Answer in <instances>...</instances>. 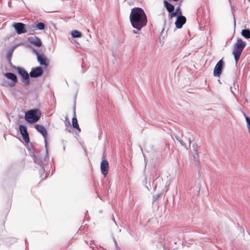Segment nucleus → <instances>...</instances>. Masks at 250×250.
<instances>
[{
    "mask_svg": "<svg viewBox=\"0 0 250 250\" xmlns=\"http://www.w3.org/2000/svg\"><path fill=\"white\" fill-rule=\"evenodd\" d=\"M15 71L20 76L22 85L25 87L28 86L31 83L29 73H28L24 67L20 66Z\"/></svg>",
    "mask_w": 250,
    "mask_h": 250,
    "instance_id": "0eeeda50",
    "label": "nucleus"
},
{
    "mask_svg": "<svg viewBox=\"0 0 250 250\" xmlns=\"http://www.w3.org/2000/svg\"><path fill=\"white\" fill-rule=\"evenodd\" d=\"M186 21V19L184 16L178 15L175 22L176 27L177 28H181Z\"/></svg>",
    "mask_w": 250,
    "mask_h": 250,
    "instance_id": "a211bd4d",
    "label": "nucleus"
},
{
    "mask_svg": "<svg viewBox=\"0 0 250 250\" xmlns=\"http://www.w3.org/2000/svg\"><path fill=\"white\" fill-rule=\"evenodd\" d=\"M164 4L165 7H166L167 10L169 13H171L174 11V6L172 4L168 2L167 0H164Z\"/></svg>",
    "mask_w": 250,
    "mask_h": 250,
    "instance_id": "b1692460",
    "label": "nucleus"
},
{
    "mask_svg": "<svg viewBox=\"0 0 250 250\" xmlns=\"http://www.w3.org/2000/svg\"><path fill=\"white\" fill-rule=\"evenodd\" d=\"M129 19L132 27L138 31L145 26L147 21L145 12L142 8L139 7L131 9Z\"/></svg>",
    "mask_w": 250,
    "mask_h": 250,
    "instance_id": "f03ea898",
    "label": "nucleus"
},
{
    "mask_svg": "<svg viewBox=\"0 0 250 250\" xmlns=\"http://www.w3.org/2000/svg\"><path fill=\"white\" fill-rule=\"evenodd\" d=\"M36 30H45L46 28L45 24L39 21H36L33 22Z\"/></svg>",
    "mask_w": 250,
    "mask_h": 250,
    "instance_id": "aec40b11",
    "label": "nucleus"
},
{
    "mask_svg": "<svg viewBox=\"0 0 250 250\" xmlns=\"http://www.w3.org/2000/svg\"><path fill=\"white\" fill-rule=\"evenodd\" d=\"M32 51L34 54H35L37 56V57H38V56L42 53H40L38 49L33 47H32Z\"/></svg>",
    "mask_w": 250,
    "mask_h": 250,
    "instance_id": "cd10ccee",
    "label": "nucleus"
},
{
    "mask_svg": "<svg viewBox=\"0 0 250 250\" xmlns=\"http://www.w3.org/2000/svg\"><path fill=\"white\" fill-rule=\"evenodd\" d=\"M193 157L194 158V160L198 159V154L196 151H195L194 153L193 154Z\"/></svg>",
    "mask_w": 250,
    "mask_h": 250,
    "instance_id": "7c9ffc66",
    "label": "nucleus"
},
{
    "mask_svg": "<svg viewBox=\"0 0 250 250\" xmlns=\"http://www.w3.org/2000/svg\"><path fill=\"white\" fill-rule=\"evenodd\" d=\"M246 46V43L241 39H237V42L234 43L232 54L234 55L236 63H237L240 56Z\"/></svg>",
    "mask_w": 250,
    "mask_h": 250,
    "instance_id": "423d86ee",
    "label": "nucleus"
},
{
    "mask_svg": "<svg viewBox=\"0 0 250 250\" xmlns=\"http://www.w3.org/2000/svg\"><path fill=\"white\" fill-rule=\"evenodd\" d=\"M27 40L31 44L35 47H40L43 45L42 40L36 36L28 37Z\"/></svg>",
    "mask_w": 250,
    "mask_h": 250,
    "instance_id": "ddd939ff",
    "label": "nucleus"
},
{
    "mask_svg": "<svg viewBox=\"0 0 250 250\" xmlns=\"http://www.w3.org/2000/svg\"><path fill=\"white\" fill-rule=\"evenodd\" d=\"M223 62L222 60H220L216 64L213 71L214 76L215 77H219L222 73L223 65Z\"/></svg>",
    "mask_w": 250,
    "mask_h": 250,
    "instance_id": "4468645a",
    "label": "nucleus"
},
{
    "mask_svg": "<svg viewBox=\"0 0 250 250\" xmlns=\"http://www.w3.org/2000/svg\"><path fill=\"white\" fill-rule=\"evenodd\" d=\"M12 27L15 29V32L18 35L27 33L26 24L21 22H14Z\"/></svg>",
    "mask_w": 250,
    "mask_h": 250,
    "instance_id": "1a4fd4ad",
    "label": "nucleus"
},
{
    "mask_svg": "<svg viewBox=\"0 0 250 250\" xmlns=\"http://www.w3.org/2000/svg\"><path fill=\"white\" fill-rule=\"evenodd\" d=\"M4 76L8 80L9 82L7 81L5 79H3L1 85L6 87H12L16 85L18 82V77L14 73L10 72H6L4 74Z\"/></svg>",
    "mask_w": 250,
    "mask_h": 250,
    "instance_id": "39448f33",
    "label": "nucleus"
},
{
    "mask_svg": "<svg viewBox=\"0 0 250 250\" xmlns=\"http://www.w3.org/2000/svg\"><path fill=\"white\" fill-rule=\"evenodd\" d=\"M79 132H80V131H81V129H80V127H79Z\"/></svg>",
    "mask_w": 250,
    "mask_h": 250,
    "instance_id": "a18cd8bd",
    "label": "nucleus"
},
{
    "mask_svg": "<svg viewBox=\"0 0 250 250\" xmlns=\"http://www.w3.org/2000/svg\"><path fill=\"white\" fill-rule=\"evenodd\" d=\"M242 35L246 39L250 38V30L249 29H243L241 32Z\"/></svg>",
    "mask_w": 250,
    "mask_h": 250,
    "instance_id": "a878e982",
    "label": "nucleus"
},
{
    "mask_svg": "<svg viewBox=\"0 0 250 250\" xmlns=\"http://www.w3.org/2000/svg\"><path fill=\"white\" fill-rule=\"evenodd\" d=\"M178 9H177L176 11H175V12L173 11V12H171V13L170 14V19L172 18L173 17H175L177 15V11H178Z\"/></svg>",
    "mask_w": 250,
    "mask_h": 250,
    "instance_id": "c756f323",
    "label": "nucleus"
},
{
    "mask_svg": "<svg viewBox=\"0 0 250 250\" xmlns=\"http://www.w3.org/2000/svg\"><path fill=\"white\" fill-rule=\"evenodd\" d=\"M78 90L76 93L74 95V105H73V117L72 119V125H71L70 121L68 118L66 116L65 117L64 124L65 126V130L70 133H74L73 136L74 138L77 139V136H78V132L75 130H78V122L77 119L76 107V101L77 96Z\"/></svg>",
    "mask_w": 250,
    "mask_h": 250,
    "instance_id": "7ed1b4c3",
    "label": "nucleus"
},
{
    "mask_svg": "<svg viewBox=\"0 0 250 250\" xmlns=\"http://www.w3.org/2000/svg\"><path fill=\"white\" fill-rule=\"evenodd\" d=\"M44 139V147L45 148V155L44 157V160L45 162H46L47 160L49 161V154H48V145L47 142V136H45L44 137H43Z\"/></svg>",
    "mask_w": 250,
    "mask_h": 250,
    "instance_id": "4be33fe9",
    "label": "nucleus"
},
{
    "mask_svg": "<svg viewBox=\"0 0 250 250\" xmlns=\"http://www.w3.org/2000/svg\"><path fill=\"white\" fill-rule=\"evenodd\" d=\"M11 59H12V58H6V60H7V62H11Z\"/></svg>",
    "mask_w": 250,
    "mask_h": 250,
    "instance_id": "72a5a7b5",
    "label": "nucleus"
},
{
    "mask_svg": "<svg viewBox=\"0 0 250 250\" xmlns=\"http://www.w3.org/2000/svg\"><path fill=\"white\" fill-rule=\"evenodd\" d=\"M1 185L4 190L11 189V192L7 196V202L11 207L13 188L16 186V178L10 169H6L2 173L1 176Z\"/></svg>",
    "mask_w": 250,
    "mask_h": 250,
    "instance_id": "f257e3e1",
    "label": "nucleus"
},
{
    "mask_svg": "<svg viewBox=\"0 0 250 250\" xmlns=\"http://www.w3.org/2000/svg\"><path fill=\"white\" fill-rule=\"evenodd\" d=\"M133 33H135V34H136L137 33V31H136V30H133Z\"/></svg>",
    "mask_w": 250,
    "mask_h": 250,
    "instance_id": "a19ab883",
    "label": "nucleus"
},
{
    "mask_svg": "<svg viewBox=\"0 0 250 250\" xmlns=\"http://www.w3.org/2000/svg\"><path fill=\"white\" fill-rule=\"evenodd\" d=\"M44 139V147L45 148V155L44 157V160L45 162H46L47 160L49 161V154H48V145L47 142V136H45L44 137H43Z\"/></svg>",
    "mask_w": 250,
    "mask_h": 250,
    "instance_id": "412c9836",
    "label": "nucleus"
},
{
    "mask_svg": "<svg viewBox=\"0 0 250 250\" xmlns=\"http://www.w3.org/2000/svg\"><path fill=\"white\" fill-rule=\"evenodd\" d=\"M70 34L72 38H78V30H73L70 32Z\"/></svg>",
    "mask_w": 250,
    "mask_h": 250,
    "instance_id": "bb28decb",
    "label": "nucleus"
},
{
    "mask_svg": "<svg viewBox=\"0 0 250 250\" xmlns=\"http://www.w3.org/2000/svg\"><path fill=\"white\" fill-rule=\"evenodd\" d=\"M41 116V110L39 108L30 109L25 113L24 120L29 123H35L39 121Z\"/></svg>",
    "mask_w": 250,
    "mask_h": 250,
    "instance_id": "20e7f679",
    "label": "nucleus"
},
{
    "mask_svg": "<svg viewBox=\"0 0 250 250\" xmlns=\"http://www.w3.org/2000/svg\"><path fill=\"white\" fill-rule=\"evenodd\" d=\"M108 162L107 160H104L102 161L101 163V171L102 173L104 176H106L108 173Z\"/></svg>",
    "mask_w": 250,
    "mask_h": 250,
    "instance_id": "f3484780",
    "label": "nucleus"
},
{
    "mask_svg": "<svg viewBox=\"0 0 250 250\" xmlns=\"http://www.w3.org/2000/svg\"><path fill=\"white\" fill-rule=\"evenodd\" d=\"M37 62L39 63L40 66L46 69L49 65V61L47 57L42 53L37 57Z\"/></svg>",
    "mask_w": 250,
    "mask_h": 250,
    "instance_id": "f8f14e48",
    "label": "nucleus"
},
{
    "mask_svg": "<svg viewBox=\"0 0 250 250\" xmlns=\"http://www.w3.org/2000/svg\"><path fill=\"white\" fill-rule=\"evenodd\" d=\"M44 70L43 68L39 66L32 67L29 72V76L31 78L41 77L43 75Z\"/></svg>",
    "mask_w": 250,
    "mask_h": 250,
    "instance_id": "9d476101",
    "label": "nucleus"
},
{
    "mask_svg": "<svg viewBox=\"0 0 250 250\" xmlns=\"http://www.w3.org/2000/svg\"><path fill=\"white\" fill-rule=\"evenodd\" d=\"M27 146L26 147L27 150L29 152L30 156L32 157L34 162L35 164L38 165H42L43 164L42 157H41L40 154H36L33 151H32L31 149L29 147L28 144H27Z\"/></svg>",
    "mask_w": 250,
    "mask_h": 250,
    "instance_id": "9b49d317",
    "label": "nucleus"
},
{
    "mask_svg": "<svg viewBox=\"0 0 250 250\" xmlns=\"http://www.w3.org/2000/svg\"><path fill=\"white\" fill-rule=\"evenodd\" d=\"M55 168L52 169V173H51V175H52L53 174L54 172L55 171Z\"/></svg>",
    "mask_w": 250,
    "mask_h": 250,
    "instance_id": "4c0bfd02",
    "label": "nucleus"
},
{
    "mask_svg": "<svg viewBox=\"0 0 250 250\" xmlns=\"http://www.w3.org/2000/svg\"><path fill=\"white\" fill-rule=\"evenodd\" d=\"M8 63L9 64V65L10 66V67L13 69H14L15 70H17V69L19 67V66H16L14 64H13V63H12L11 62H8Z\"/></svg>",
    "mask_w": 250,
    "mask_h": 250,
    "instance_id": "c85d7f7f",
    "label": "nucleus"
},
{
    "mask_svg": "<svg viewBox=\"0 0 250 250\" xmlns=\"http://www.w3.org/2000/svg\"><path fill=\"white\" fill-rule=\"evenodd\" d=\"M8 4V6L10 7L11 3L10 2H9Z\"/></svg>",
    "mask_w": 250,
    "mask_h": 250,
    "instance_id": "79ce46f5",
    "label": "nucleus"
},
{
    "mask_svg": "<svg viewBox=\"0 0 250 250\" xmlns=\"http://www.w3.org/2000/svg\"><path fill=\"white\" fill-rule=\"evenodd\" d=\"M48 161H46V162L44 161L43 160V165H39L41 167V169L39 170V175L40 177L41 178L42 180H44L47 178V173L45 174V167L46 166Z\"/></svg>",
    "mask_w": 250,
    "mask_h": 250,
    "instance_id": "2eb2a0df",
    "label": "nucleus"
},
{
    "mask_svg": "<svg viewBox=\"0 0 250 250\" xmlns=\"http://www.w3.org/2000/svg\"><path fill=\"white\" fill-rule=\"evenodd\" d=\"M26 29H27V32H29V34L32 35L34 34V32L36 31V29L34 23H33L31 25L26 24Z\"/></svg>",
    "mask_w": 250,
    "mask_h": 250,
    "instance_id": "393cba45",
    "label": "nucleus"
},
{
    "mask_svg": "<svg viewBox=\"0 0 250 250\" xmlns=\"http://www.w3.org/2000/svg\"><path fill=\"white\" fill-rule=\"evenodd\" d=\"M65 143H66L65 141L62 140V144H63V146H65Z\"/></svg>",
    "mask_w": 250,
    "mask_h": 250,
    "instance_id": "f704fd0d",
    "label": "nucleus"
},
{
    "mask_svg": "<svg viewBox=\"0 0 250 250\" xmlns=\"http://www.w3.org/2000/svg\"><path fill=\"white\" fill-rule=\"evenodd\" d=\"M176 140L179 142L181 145L187 146V144L189 145L190 144V139L187 137L182 136L181 138L179 136H176Z\"/></svg>",
    "mask_w": 250,
    "mask_h": 250,
    "instance_id": "6ab92c4d",
    "label": "nucleus"
},
{
    "mask_svg": "<svg viewBox=\"0 0 250 250\" xmlns=\"http://www.w3.org/2000/svg\"><path fill=\"white\" fill-rule=\"evenodd\" d=\"M63 151H65V146H63Z\"/></svg>",
    "mask_w": 250,
    "mask_h": 250,
    "instance_id": "ea45409f",
    "label": "nucleus"
},
{
    "mask_svg": "<svg viewBox=\"0 0 250 250\" xmlns=\"http://www.w3.org/2000/svg\"><path fill=\"white\" fill-rule=\"evenodd\" d=\"M90 247L93 249V250H95L94 249V246H93L91 244H90Z\"/></svg>",
    "mask_w": 250,
    "mask_h": 250,
    "instance_id": "c9c22d12",
    "label": "nucleus"
},
{
    "mask_svg": "<svg viewBox=\"0 0 250 250\" xmlns=\"http://www.w3.org/2000/svg\"><path fill=\"white\" fill-rule=\"evenodd\" d=\"M52 25L55 28H56V24L54 23H52Z\"/></svg>",
    "mask_w": 250,
    "mask_h": 250,
    "instance_id": "e433bc0d",
    "label": "nucleus"
},
{
    "mask_svg": "<svg viewBox=\"0 0 250 250\" xmlns=\"http://www.w3.org/2000/svg\"><path fill=\"white\" fill-rule=\"evenodd\" d=\"M82 68L83 73H84V71H86V67H84L83 64L82 63Z\"/></svg>",
    "mask_w": 250,
    "mask_h": 250,
    "instance_id": "2f4dec72",
    "label": "nucleus"
},
{
    "mask_svg": "<svg viewBox=\"0 0 250 250\" xmlns=\"http://www.w3.org/2000/svg\"><path fill=\"white\" fill-rule=\"evenodd\" d=\"M113 240H114V242L115 243V246H116V248H118V246L116 240H115V238H114Z\"/></svg>",
    "mask_w": 250,
    "mask_h": 250,
    "instance_id": "473e14b6",
    "label": "nucleus"
},
{
    "mask_svg": "<svg viewBox=\"0 0 250 250\" xmlns=\"http://www.w3.org/2000/svg\"><path fill=\"white\" fill-rule=\"evenodd\" d=\"M27 46L28 47H31V45H27Z\"/></svg>",
    "mask_w": 250,
    "mask_h": 250,
    "instance_id": "c03bdc74",
    "label": "nucleus"
},
{
    "mask_svg": "<svg viewBox=\"0 0 250 250\" xmlns=\"http://www.w3.org/2000/svg\"><path fill=\"white\" fill-rule=\"evenodd\" d=\"M18 131L20 132L26 144H29L30 143V139L29 133L27 131V126L23 124H20L19 125Z\"/></svg>",
    "mask_w": 250,
    "mask_h": 250,
    "instance_id": "6e6552de",
    "label": "nucleus"
},
{
    "mask_svg": "<svg viewBox=\"0 0 250 250\" xmlns=\"http://www.w3.org/2000/svg\"><path fill=\"white\" fill-rule=\"evenodd\" d=\"M24 44L23 43H20L17 44L16 45H15L12 46L10 48H9L7 51L6 58H12L13 54V52L14 51V50L16 48V47L18 45H20L21 44Z\"/></svg>",
    "mask_w": 250,
    "mask_h": 250,
    "instance_id": "5701e85b",
    "label": "nucleus"
},
{
    "mask_svg": "<svg viewBox=\"0 0 250 250\" xmlns=\"http://www.w3.org/2000/svg\"><path fill=\"white\" fill-rule=\"evenodd\" d=\"M79 38L81 37L82 36V34L80 32H79Z\"/></svg>",
    "mask_w": 250,
    "mask_h": 250,
    "instance_id": "58836bf2",
    "label": "nucleus"
},
{
    "mask_svg": "<svg viewBox=\"0 0 250 250\" xmlns=\"http://www.w3.org/2000/svg\"><path fill=\"white\" fill-rule=\"evenodd\" d=\"M73 40L75 42H76L77 44H78V42H77L75 40L73 39Z\"/></svg>",
    "mask_w": 250,
    "mask_h": 250,
    "instance_id": "37998d69",
    "label": "nucleus"
},
{
    "mask_svg": "<svg viewBox=\"0 0 250 250\" xmlns=\"http://www.w3.org/2000/svg\"><path fill=\"white\" fill-rule=\"evenodd\" d=\"M34 126L37 131L42 134V137L48 135L47 130L43 125L41 124H35Z\"/></svg>",
    "mask_w": 250,
    "mask_h": 250,
    "instance_id": "dca6fc26",
    "label": "nucleus"
}]
</instances>
